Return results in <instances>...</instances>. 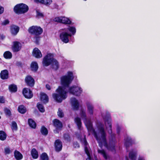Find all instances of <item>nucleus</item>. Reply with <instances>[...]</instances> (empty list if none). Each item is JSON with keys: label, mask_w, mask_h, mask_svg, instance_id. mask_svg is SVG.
I'll return each mask as SVG.
<instances>
[{"label": "nucleus", "mask_w": 160, "mask_h": 160, "mask_svg": "<svg viewBox=\"0 0 160 160\" xmlns=\"http://www.w3.org/2000/svg\"><path fill=\"white\" fill-rule=\"evenodd\" d=\"M80 115L83 120L88 130L93 132L94 136L99 143L100 147H102L103 146H105L109 150L112 152L115 151V144L116 142L114 135L112 134L111 120L110 118L105 119V124L108 132L111 135L110 138V143L109 146L107 145L106 141V134L104 128V125L100 123L97 126L95 130L93 129L91 122L88 121L87 118V115L85 109H81Z\"/></svg>", "instance_id": "nucleus-1"}, {"label": "nucleus", "mask_w": 160, "mask_h": 160, "mask_svg": "<svg viewBox=\"0 0 160 160\" xmlns=\"http://www.w3.org/2000/svg\"><path fill=\"white\" fill-rule=\"evenodd\" d=\"M73 79V73L71 71L68 72L67 75L61 77V84L63 87H59L56 91L57 93L52 94V98L56 102H61L67 98L68 88Z\"/></svg>", "instance_id": "nucleus-2"}, {"label": "nucleus", "mask_w": 160, "mask_h": 160, "mask_svg": "<svg viewBox=\"0 0 160 160\" xmlns=\"http://www.w3.org/2000/svg\"><path fill=\"white\" fill-rule=\"evenodd\" d=\"M51 63L52 64V68L57 70L59 68V64L57 60L53 58V55L52 54H48L43 59L42 64L44 66H47Z\"/></svg>", "instance_id": "nucleus-3"}, {"label": "nucleus", "mask_w": 160, "mask_h": 160, "mask_svg": "<svg viewBox=\"0 0 160 160\" xmlns=\"http://www.w3.org/2000/svg\"><path fill=\"white\" fill-rule=\"evenodd\" d=\"M13 10L15 13L20 14L27 12L28 10V8L26 5L20 3L16 5L14 7Z\"/></svg>", "instance_id": "nucleus-4"}, {"label": "nucleus", "mask_w": 160, "mask_h": 160, "mask_svg": "<svg viewBox=\"0 0 160 160\" xmlns=\"http://www.w3.org/2000/svg\"><path fill=\"white\" fill-rule=\"evenodd\" d=\"M28 31L29 33L36 36L39 35L43 31L42 29L38 26H32L29 28Z\"/></svg>", "instance_id": "nucleus-5"}, {"label": "nucleus", "mask_w": 160, "mask_h": 160, "mask_svg": "<svg viewBox=\"0 0 160 160\" xmlns=\"http://www.w3.org/2000/svg\"><path fill=\"white\" fill-rule=\"evenodd\" d=\"M68 92L71 94L76 96H79L82 93V88L76 86H72L68 88Z\"/></svg>", "instance_id": "nucleus-6"}, {"label": "nucleus", "mask_w": 160, "mask_h": 160, "mask_svg": "<svg viewBox=\"0 0 160 160\" xmlns=\"http://www.w3.org/2000/svg\"><path fill=\"white\" fill-rule=\"evenodd\" d=\"M53 21L66 24H70L71 23V21L68 18L63 16L56 17L54 19Z\"/></svg>", "instance_id": "nucleus-7"}, {"label": "nucleus", "mask_w": 160, "mask_h": 160, "mask_svg": "<svg viewBox=\"0 0 160 160\" xmlns=\"http://www.w3.org/2000/svg\"><path fill=\"white\" fill-rule=\"evenodd\" d=\"M61 33L60 35V38L62 41L65 43H67L69 42V37H71V34L68 33L64 30Z\"/></svg>", "instance_id": "nucleus-8"}, {"label": "nucleus", "mask_w": 160, "mask_h": 160, "mask_svg": "<svg viewBox=\"0 0 160 160\" xmlns=\"http://www.w3.org/2000/svg\"><path fill=\"white\" fill-rule=\"evenodd\" d=\"M54 126L56 128V129L54 130L55 133H58V130H60L62 127V123L58 120L55 119L53 121Z\"/></svg>", "instance_id": "nucleus-9"}, {"label": "nucleus", "mask_w": 160, "mask_h": 160, "mask_svg": "<svg viewBox=\"0 0 160 160\" xmlns=\"http://www.w3.org/2000/svg\"><path fill=\"white\" fill-rule=\"evenodd\" d=\"M12 49L14 52H17L20 51L22 47V44L18 41H14L12 42Z\"/></svg>", "instance_id": "nucleus-10"}, {"label": "nucleus", "mask_w": 160, "mask_h": 160, "mask_svg": "<svg viewBox=\"0 0 160 160\" xmlns=\"http://www.w3.org/2000/svg\"><path fill=\"white\" fill-rule=\"evenodd\" d=\"M71 102L72 109L74 110H77L79 108V103L78 100L74 98H72L71 99Z\"/></svg>", "instance_id": "nucleus-11"}, {"label": "nucleus", "mask_w": 160, "mask_h": 160, "mask_svg": "<svg viewBox=\"0 0 160 160\" xmlns=\"http://www.w3.org/2000/svg\"><path fill=\"white\" fill-rule=\"evenodd\" d=\"M86 104L88 113L90 115H93L94 111L93 105L89 102H87Z\"/></svg>", "instance_id": "nucleus-12"}, {"label": "nucleus", "mask_w": 160, "mask_h": 160, "mask_svg": "<svg viewBox=\"0 0 160 160\" xmlns=\"http://www.w3.org/2000/svg\"><path fill=\"white\" fill-rule=\"evenodd\" d=\"M22 93L24 97L27 98H30L32 97L33 96L32 91L28 88H24Z\"/></svg>", "instance_id": "nucleus-13"}, {"label": "nucleus", "mask_w": 160, "mask_h": 160, "mask_svg": "<svg viewBox=\"0 0 160 160\" xmlns=\"http://www.w3.org/2000/svg\"><path fill=\"white\" fill-rule=\"evenodd\" d=\"M81 141L82 143L85 146V151L87 154L88 155V158H87L86 160H91L90 158V155L89 152L88 150V147H87L88 145V143L86 141L85 138L84 137L83 139H81Z\"/></svg>", "instance_id": "nucleus-14"}, {"label": "nucleus", "mask_w": 160, "mask_h": 160, "mask_svg": "<svg viewBox=\"0 0 160 160\" xmlns=\"http://www.w3.org/2000/svg\"><path fill=\"white\" fill-rule=\"evenodd\" d=\"M25 81L27 84L30 86H33L34 84V80L32 77L30 76H27Z\"/></svg>", "instance_id": "nucleus-15"}, {"label": "nucleus", "mask_w": 160, "mask_h": 160, "mask_svg": "<svg viewBox=\"0 0 160 160\" xmlns=\"http://www.w3.org/2000/svg\"><path fill=\"white\" fill-rule=\"evenodd\" d=\"M62 30H64L68 33L69 32L71 34L74 35L76 32V29L74 27H71L69 26H68L66 28L62 29Z\"/></svg>", "instance_id": "nucleus-16"}, {"label": "nucleus", "mask_w": 160, "mask_h": 160, "mask_svg": "<svg viewBox=\"0 0 160 160\" xmlns=\"http://www.w3.org/2000/svg\"><path fill=\"white\" fill-rule=\"evenodd\" d=\"M55 146L57 151H60L62 149V144L61 141L59 139L56 140L55 142Z\"/></svg>", "instance_id": "nucleus-17"}, {"label": "nucleus", "mask_w": 160, "mask_h": 160, "mask_svg": "<svg viewBox=\"0 0 160 160\" xmlns=\"http://www.w3.org/2000/svg\"><path fill=\"white\" fill-rule=\"evenodd\" d=\"M32 54L33 56L37 58H40L42 57L41 51L37 48H35L33 49Z\"/></svg>", "instance_id": "nucleus-18"}, {"label": "nucleus", "mask_w": 160, "mask_h": 160, "mask_svg": "<svg viewBox=\"0 0 160 160\" xmlns=\"http://www.w3.org/2000/svg\"><path fill=\"white\" fill-rule=\"evenodd\" d=\"M19 27L17 26L13 25L10 27V32L12 35H16L17 34L19 31Z\"/></svg>", "instance_id": "nucleus-19"}, {"label": "nucleus", "mask_w": 160, "mask_h": 160, "mask_svg": "<svg viewBox=\"0 0 160 160\" xmlns=\"http://www.w3.org/2000/svg\"><path fill=\"white\" fill-rule=\"evenodd\" d=\"M137 151L135 150H132L129 153V157L131 160H136L137 157ZM127 160H128L127 158H126Z\"/></svg>", "instance_id": "nucleus-20"}, {"label": "nucleus", "mask_w": 160, "mask_h": 160, "mask_svg": "<svg viewBox=\"0 0 160 160\" xmlns=\"http://www.w3.org/2000/svg\"><path fill=\"white\" fill-rule=\"evenodd\" d=\"M41 100L44 103H46L48 102V98L47 95L44 92H42L40 94Z\"/></svg>", "instance_id": "nucleus-21"}, {"label": "nucleus", "mask_w": 160, "mask_h": 160, "mask_svg": "<svg viewBox=\"0 0 160 160\" xmlns=\"http://www.w3.org/2000/svg\"><path fill=\"white\" fill-rule=\"evenodd\" d=\"M0 75V77L2 79H7L8 78V70H4L2 71Z\"/></svg>", "instance_id": "nucleus-22"}, {"label": "nucleus", "mask_w": 160, "mask_h": 160, "mask_svg": "<svg viewBox=\"0 0 160 160\" xmlns=\"http://www.w3.org/2000/svg\"><path fill=\"white\" fill-rule=\"evenodd\" d=\"M36 2L44 4L46 6L49 5L52 2V0H34Z\"/></svg>", "instance_id": "nucleus-23"}, {"label": "nucleus", "mask_w": 160, "mask_h": 160, "mask_svg": "<svg viewBox=\"0 0 160 160\" xmlns=\"http://www.w3.org/2000/svg\"><path fill=\"white\" fill-rule=\"evenodd\" d=\"M14 155L17 160H20L22 159L23 156L22 154L19 151L15 150L14 152Z\"/></svg>", "instance_id": "nucleus-24"}, {"label": "nucleus", "mask_w": 160, "mask_h": 160, "mask_svg": "<svg viewBox=\"0 0 160 160\" xmlns=\"http://www.w3.org/2000/svg\"><path fill=\"white\" fill-rule=\"evenodd\" d=\"M31 68L32 71L36 72L38 68L37 63L34 62H32L31 65Z\"/></svg>", "instance_id": "nucleus-25"}, {"label": "nucleus", "mask_w": 160, "mask_h": 160, "mask_svg": "<svg viewBox=\"0 0 160 160\" xmlns=\"http://www.w3.org/2000/svg\"><path fill=\"white\" fill-rule=\"evenodd\" d=\"M74 121L76 123L78 129H80L82 126V123L80 118L78 117L74 119Z\"/></svg>", "instance_id": "nucleus-26"}, {"label": "nucleus", "mask_w": 160, "mask_h": 160, "mask_svg": "<svg viewBox=\"0 0 160 160\" xmlns=\"http://www.w3.org/2000/svg\"><path fill=\"white\" fill-rule=\"evenodd\" d=\"M3 56L6 59H10L12 58V55L10 52L7 51L4 53Z\"/></svg>", "instance_id": "nucleus-27"}, {"label": "nucleus", "mask_w": 160, "mask_h": 160, "mask_svg": "<svg viewBox=\"0 0 160 160\" xmlns=\"http://www.w3.org/2000/svg\"><path fill=\"white\" fill-rule=\"evenodd\" d=\"M18 111L22 114L24 113L26 111V108L23 105H20L18 108Z\"/></svg>", "instance_id": "nucleus-28"}, {"label": "nucleus", "mask_w": 160, "mask_h": 160, "mask_svg": "<svg viewBox=\"0 0 160 160\" xmlns=\"http://www.w3.org/2000/svg\"><path fill=\"white\" fill-rule=\"evenodd\" d=\"M31 154L33 158L36 159L38 157V152L34 148L32 149L31 152Z\"/></svg>", "instance_id": "nucleus-29"}, {"label": "nucleus", "mask_w": 160, "mask_h": 160, "mask_svg": "<svg viewBox=\"0 0 160 160\" xmlns=\"http://www.w3.org/2000/svg\"><path fill=\"white\" fill-rule=\"evenodd\" d=\"M11 128L13 132L17 131L18 130V126L16 122L12 121L11 123Z\"/></svg>", "instance_id": "nucleus-30"}, {"label": "nucleus", "mask_w": 160, "mask_h": 160, "mask_svg": "<svg viewBox=\"0 0 160 160\" xmlns=\"http://www.w3.org/2000/svg\"><path fill=\"white\" fill-rule=\"evenodd\" d=\"M28 123L29 126L32 128H35L36 127L35 122L32 119H29L28 120Z\"/></svg>", "instance_id": "nucleus-31"}, {"label": "nucleus", "mask_w": 160, "mask_h": 160, "mask_svg": "<svg viewBox=\"0 0 160 160\" xmlns=\"http://www.w3.org/2000/svg\"><path fill=\"white\" fill-rule=\"evenodd\" d=\"M9 90L12 92H15L17 91V88L16 85L14 84H11L9 87Z\"/></svg>", "instance_id": "nucleus-32"}, {"label": "nucleus", "mask_w": 160, "mask_h": 160, "mask_svg": "<svg viewBox=\"0 0 160 160\" xmlns=\"http://www.w3.org/2000/svg\"><path fill=\"white\" fill-rule=\"evenodd\" d=\"M7 135L6 133L2 131H0V139L3 141L6 139Z\"/></svg>", "instance_id": "nucleus-33"}, {"label": "nucleus", "mask_w": 160, "mask_h": 160, "mask_svg": "<svg viewBox=\"0 0 160 160\" xmlns=\"http://www.w3.org/2000/svg\"><path fill=\"white\" fill-rule=\"evenodd\" d=\"M98 152L101 154L105 159H107L108 158V156L103 150H98Z\"/></svg>", "instance_id": "nucleus-34"}, {"label": "nucleus", "mask_w": 160, "mask_h": 160, "mask_svg": "<svg viewBox=\"0 0 160 160\" xmlns=\"http://www.w3.org/2000/svg\"><path fill=\"white\" fill-rule=\"evenodd\" d=\"M37 106L40 112H44L45 109L43 106L42 104L38 103L37 104Z\"/></svg>", "instance_id": "nucleus-35"}, {"label": "nucleus", "mask_w": 160, "mask_h": 160, "mask_svg": "<svg viewBox=\"0 0 160 160\" xmlns=\"http://www.w3.org/2000/svg\"><path fill=\"white\" fill-rule=\"evenodd\" d=\"M41 160H48V158L45 153H42L40 156Z\"/></svg>", "instance_id": "nucleus-36"}, {"label": "nucleus", "mask_w": 160, "mask_h": 160, "mask_svg": "<svg viewBox=\"0 0 160 160\" xmlns=\"http://www.w3.org/2000/svg\"><path fill=\"white\" fill-rule=\"evenodd\" d=\"M41 132L42 134L45 135H47L48 133V131L47 129L44 127H42Z\"/></svg>", "instance_id": "nucleus-37"}, {"label": "nucleus", "mask_w": 160, "mask_h": 160, "mask_svg": "<svg viewBox=\"0 0 160 160\" xmlns=\"http://www.w3.org/2000/svg\"><path fill=\"white\" fill-rule=\"evenodd\" d=\"M4 110L5 114L7 116L9 117L11 115V112L10 110L9 109L7 108H5Z\"/></svg>", "instance_id": "nucleus-38"}, {"label": "nucleus", "mask_w": 160, "mask_h": 160, "mask_svg": "<svg viewBox=\"0 0 160 160\" xmlns=\"http://www.w3.org/2000/svg\"><path fill=\"white\" fill-rule=\"evenodd\" d=\"M133 143V141L132 139L130 137H128L127 138L125 144L127 147L128 144H131Z\"/></svg>", "instance_id": "nucleus-39"}, {"label": "nucleus", "mask_w": 160, "mask_h": 160, "mask_svg": "<svg viewBox=\"0 0 160 160\" xmlns=\"http://www.w3.org/2000/svg\"><path fill=\"white\" fill-rule=\"evenodd\" d=\"M58 116L61 118H62L64 116V114L61 109L59 108L58 112Z\"/></svg>", "instance_id": "nucleus-40"}, {"label": "nucleus", "mask_w": 160, "mask_h": 160, "mask_svg": "<svg viewBox=\"0 0 160 160\" xmlns=\"http://www.w3.org/2000/svg\"><path fill=\"white\" fill-rule=\"evenodd\" d=\"M64 138L65 140L67 141H70V137L68 134H65L64 135Z\"/></svg>", "instance_id": "nucleus-41"}, {"label": "nucleus", "mask_w": 160, "mask_h": 160, "mask_svg": "<svg viewBox=\"0 0 160 160\" xmlns=\"http://www.w3.org/2000/svg\"><path fill=\"white\" fill-rule=\"evenodd\" d=\"M43 14L41 12L37 11V16L39 18H42L43 17Z\"/></svg>", "instance_id": "nucleus-42"}, {"label": "nucleus", "mask_w": 160, "mask_h": 160, "mask_svg": "<svg viewBox=\"0 0 160 160\" xmlns=\"http://www.w3.org/2000/svg\"><path fill=\"white\" fill-rule=\"evenodd\" d=\"M4 152L6 154H9L11 152V151L9 148H4Z\"/></svg>", "instance_id": "nucleus-43"}, {"label": "nucleus", "mask_w": 160, "mask_h": 160, "mask_svg": "<svg viewBox=\"0 0 160 160\" xmlns=\"http://www.w3.org/2000/svg\"><path fill=\"white\" fill-rule=\"evenodd\" d=\"M9 22L8 20L6 19L2 22V24L3 25H5L8 24Z\"/></svg>", "instance_id": "nucleus-44"}, {"label": "nucleus", "mask_w": 160, "mask_h": 160, "mask_svg": "<svg viewBox=\"0 0 160 160\" xmlns=\"http://www.w3.org/2000/svg\"><path fill=\"white\" fill-rule=\"evenodd\" d=\"M5 102V99L3 97L0 96V102L3 103Z\"/></svg>", "instance_id": "nucleus-45"}, {"label": "nucleus", "mask_w": 160, "mask_h": 160, "mask_svg": "<svg viewBox=\"0 0 160 160\" xmlns=\"http://www.w3.org/2000/svg\"><path fill=\"white\" fill-rule=\"evenodd\" d=\"M4 11V8L0 5V14H2L3 12Z\"/></svg>", "instance_id": "nucleus-46"}, {"label": "nucleus", "mask_w": 160, "mask_h": 160, "mask_svg": "<svg viewBox=\"0 0 160 160\" xmlns=\"http://www.w3.org/2000/svg\"><path fill=\"white\" fill-rule=\"evenodd\" d=\"M74 147L76 148H79V145L77 142H75L74 143Z\"/></svg>", "instance_id": "nucleus-47"}, {"label": "nucleus", "mask_w": 160, "mask_h": 160, "mask_svg": "<svg viewBox=\"0 0 160 160\" xmlns=\"http://www.w3.org/2000/svg\"><path fill=\"white\" fill-rule=\"evenodd\" d=\"M46 88L48 90H50L51 89L50 86L48 84H46Z\"/></svg>", "instance_id": "nucleus-48"}, {"label": "nucleus", "mask_w": 160, "mask_h": 160, "mask_svg": "<svg viewBox=\"0 0 160 160\" xmlns=\"http://www.w3.org/2000/svg\"><path fill=\"white\" fill-rule=\"evenodd\" d=\"M138 160H145V159L144 157L140 156L138 157Z\"/></svg>", "instance_id": "nucleus-49"}, {"label": "nucleus", "mask_w": 160, "mask_h": 160, "mask_svg": "<svg viewBox=\"0 0 160 160\" xmlns=\"http://www.w3.org/2000/svg\"><path fill=\"white\" fill-rule=\"evenodd\" d=\"M35 39V42L36 43L38 44V41L39 40V38H34Z\"/></svg>", "instance_id": "nucleus-50"}, {"label": "nucleus", "mask_w": 160, "mask_h": 160, "mask_svg": "<svg viewBox=\"0 0 160 160\" xmlns=\"http://www.w3.org/2000/svg\"><path fill=\"white\" fill-rule=\"evenodd\" d=\"M0 38L1 39L3 40L5 38V36L3 35H1L0 36Z\"/></svg>", "instance_id": "nucleus-51"}, {"label": "nucleus", "mask_w": 160, "mask_h": 160, "mask_svg": "<svg viewBox=\"0 0 160 160\" xmlns=\"http://www.w3.org/2000/svg\"><path fill=\"white\" fill-rule=\"evenodd\" d=\"M120 129H121L120 127H118L117 128V131L118 133L119 132V131H120Z\"/></svg>", "instance_id": "nucleus-52"}, {"label": "nucleus", "mask_w": 160, "mask_h": 160, "mask_svg": "<svg viewBox=\"0 0 160 160\" xmlns=\"http://www.w3.org/2000/svg\"><path fill=\"white\" fill-rule=\"evenodd\" d=\"M1 118V117L0 116V119Z\"/></svg>", "instance_id": "nucleus-53"}]
</instances>
